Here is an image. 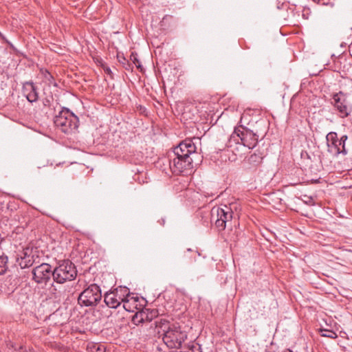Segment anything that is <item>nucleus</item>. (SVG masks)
Instances as JSON below:
<instances>
[{"instance_id":"1","label":"nucleus","mask_w":352,"mask_h":352,"mask_svg":"<svg viewBox=\"0 0 352 352\" xmlns=\"http://www.w3.org/2000/svg\"><path fill=\"white\" fill-rule=\"evenodd\" d=\"M196 152V146L190 139L181 142L168 154L171 171L175 175L188 174L193 168L191 155Z\"/></svg>"},{"instance_id":"2","label":"nucleus","mask_w":352,"mask_h":352,"mask_svg":"<svg viewBox=\"0 0 352 352\" xmlns=\"http://www.w3.org/2000/svg\"><path fill=\"white\" fill-rule=\"evenodd\" d=\"M159 328L162 332L164 343L169 349H180L182 344L187 338V333L182 331L178 323L170 322L166 320H161Z\"/></svg>"},{"instance_id":"3","label":"nucleus","mask_w":352,"mask_h":352,"mask_svg":"<svg viewBox=\"0 0 352 352\" xmlns=\"http://www.w3.org/2000/svg\"><path fill=\"white\" fill-rule=\"evenodd\" d=\"M258 135L250 129L242 126L236 127L228 140L226 146L235 153L238 150L236 145L240 144L249 149L254 148L258 143Z\"/></svg>"},{"instance_id":"4","label":"nucleus","mask_w":352,"mask_h":352,"mask_svg":"<svg viewBox=\"0 0 352 352\" xmlns=\"http://www.w3.org/2000/svg\"><path fill=\"white\" fill-rule=\"evenodd\" d=\"M77 272L75 265L71 261H59L53 267V280L58 284L72 281L76 278Z\"/></svg>"},{"instance_id":"5","label":"nucleus","mask_w":352,"mask_h":352,"mask_svg":"<svg viewBox=\"0 0 352 352\" xmlns=\"http://www.w3.org/2000/svg\"><path fill=\"white\" fill-rule=\"evenodd\" d=\"M56 128L62 132L69 134L78 127V118L69 109L63 107L54 118Z\"/></svg>"},{"instance_id":"6","label":"nucleus","mask_w":352,"mask_h":352,"mask_svg":"<svg viewBox=\"0 0 352 352\" xmlns=\"http://www.w3.org/2000/svg\"><path fill=\"white\" fill-rule=\"evenodd\" d=\"M102 299L100 287L95 283L89 285L78 296V302L80 306L94 307Z\"/></svg>"},{"instance_id":"7","label":"nucleus","mask_w":352,"mask_h":352,"mask_svg":"<svg viewBox=\"0 0 352 352\" xmlns=\"http://www.w3.org/2000/svg\"><path fill=\"white\" fill-rule=\"evenodd\" d=\"M233 212L230 208L224 205L223 207H213L210 211L211 220L215 221V226L219 230H223L227 223L232 221Z\"/></svg>"},{"instance_id":"8","label":"nucleus","mask_w":352,"mask_h":352,"mask_svg":"<svg viewBox=\"0 0 352 352\" xmlns=\"http://www.w3.org/2000/svg\"><path fill=\"white\" fill-rule=\"evenodd\" d=\"M129 289L126 287H120L113 292H106L104 295V301L109 308L116 309L122 302H129Z\"/></svg>"},{"instance_id":"9","label":"nucleus","mask_w":352,"mask_h":352,"mask_svg":"<svg viewBox=\"0 0 352 352\" xmlns=\"http://www.w3.org/2000/svg\"><path fill=\"white\" fill-rule=\"evenodd\" d=\"M32 279L38 284H45L53 278V268L46 263H41L34 267L32 272Z\"/></svg>"},{"instance_id":"10","label":"nucleus","mask_w":352,"mask_h":352,"mask_svg":"<svg viewBox=\"0 0 352 352\" xmlns=\"http://www.w3.org/2000/svg\"><path fill=\"white\" fill-rule=\"evenodd\" d=\"M331 104L338 111L340 117L346 118L350 114L351 109L346 104V96L342 91L333 95Z\"/></svg>"},{"instance_id":"11","label":"nucleus","mask_w":352,"mask_h":352,"mask_svg":"<svg viewBox=\"0 0 352 352\" xmlns=\"http://www.w3.org/2000/svg\"><path fill=\"white\" fill-rule=\"evenodd\" d=\"M22 92L26 99L31 103L36 102L38 99V88L32 81H27L23 83Z\"/></svg>"},{"instance_id":"12","label":"nucleus","mask_w":352,"mask_h":352,"mask_svg":"<svg viewBox=\"0 0 352 352\" xmlns=\"http://www.w3.org/2000/svg\"><path fill=\"white\" fill-rule=\"evenodd\" d=\"M347 139L348 136L346 135H343L338 140V142L336 143V147L333 148L329 146L328 151L336 156H338L339 154L346 155L348 153L345 147L346 141L347 140Z\"/></svg>"},{"instance_id":"13","label":"nucleus","mask_w":352,"mask_h":352,"mask_svg":"<svg viewBox=\"0 0 352 352\" xmlns=\"http://www.w3.org/2000/svg\"><path fill=\"white\" fill-rule=\"evenodd\" d=\"M265 156L264 150H256L245 158V162L252 167L259 166Z\"/></svg>"},{"instance_id":"14","label":"nucleus","mask_w":352,"mask_h":352,"mask_svg":"<svg viewBox=\"0 0 352 352\" xmlns=\"http://www.w3.org/2000/svg\"><path fill=\"white\" fill-rule=\"evenodd\" d=\"M16 261L22 269L30 267L34 262V255L28 254L26 251H23L18 254Z\"/></svg>"},{"instance_id":"15","label":"nucleus","mask_w":352,"mask_h":352,"mask_svg":"<svg viewBox=\"0 0 352 352\" xmlns=\"http://www.w3.org/2000/svg\"><path fill=\"white\" fill-rule=\"evenodd\" d=\"M338 140L339 139L338 138V135L336 132H329L326 135L327 147L329 148V146L333 148L336 147V143L338 142Z\"/></svg>"},{"instance_id":"16","label":"nucleus","mask_w":352,"mask_h":352,"mask_svg":"<svg viewBox=\"0 0 352 352\" xmlns=\"http://www.w3.org/2000/svg\"><path fill=\"white\" fill-rule=\"evenodd\" d=\"M40 73L45 82H47L48 85L54 84V85H56V82H54V77L47 69H41L40 70Z\"/></svg>"},{"instance_id":"17","label":"nucleus","mask_w":352,"mask_h":352,"mask_svg":"<svg viewBox=\"0 0 352 352\" xmlns=\"http://www.w3.org/2000/svg\"><path fill=\"white\" fill-rule=\"evenodd\" d=\"M8 258L6 255L2 254L0 256V275L4 274L8 268Z\"/></svg>"},{"instance_id":"18","label":"nucleus","mask_w":352,"mask_h":352,"mask_svg":"<svg viewBox=\"0 0 352 352\" xmlns=\"http://www.w3.org/2000/svg\"><path fill=\"white\" fill-rule=\"evenodd\" d=\"M320 332L321 336H322V337H327V338H333V339H335L338 337L337 333L332 330L320 329Z\"/></svg>"},{"instance_id":"19","label":"nucleus","mask_w":352,"mask_h":352,"mask_svg":"<svg viewBox=\"0 0 352 352\" xmlns=\"http://www.w3.org/2000/svg\"><path fill=\"white\" fill-rule=\"evenodd\" d=\"M185 352H202L200 345L197 343H192L188 345V351Z\"/></svg>"},{"instance_id":"20","label":"nucleus","mask_w":352,"mask_h":352,"mask_svg":"<svg viewBox=\"0 0 352 352\" xmlns=\"http://www.w3.org/2000/svg\"><path fill=\"white\" fill-rule=\"evenodd\" d=\"M131 59L132 60L133 63L135 65L137 68L140 69H142L141 63L139 60V59L138 58L136 54H132V55L131 56Z\"/></svg>"},{"instance_id":"21","label":"nucleus","mask_w":352,"mask_h":352,"mask_svg":"<svg viewBox=\"0 0 352 352\" xmlns=\"http://www.w3.org/2000/svg\"><path fill=\"white\" fill-rule=\"evenodd\" d=\"M301 199L307 205L312 206L314 204V199L310 196L303 195Z\"/></svg>"},{"instance_id":"22","label":"nucleus","mask_w":352,"mask_h":352,"mask_svg":"<svg viewBox=\"0 0 352 352\" xmlns=\"http://www.w3.org/2000/svg\"><path fill=\"white\" fill-rule=\"evenodd\" d=\"M313 1L316 2L318 4L327 5L329 0H313Z\"/></svg>"},{"instance_id":"23","label":"nucleus","mask_w":352,"mask_h":352,"mask_svg":"<svg viewBox=\"0 0 352 352\" xmlns=\"http://www.w3.org/2000/svg\"><path fill=\"white\" fill-rule=\"evenodd\" d=\"M104 71L108 74H110L111 72V69L109 67L106 68Z\"/></svg>"},{"instance_id":"24","label":"nucleus","mask_w":352,"mask_h":352,"mask_svg":"<svg viewBox=\"0 0 352 352\" xmlns=\"http://www.w3.org/2000/svg\"><path fill=\"white\" fill-rule=\"evenodd\" d=\"M283 352H293V351L292 350H290V349H286V350H285Z\"/></svg>"},{"instance_id":"25","label":"nucleus","mask_w":352,"mask_h":352,"mask_svg":"<svg viewBox=\"0 0 352 352\" xmlns=\"http://www.w3.org/2000/svg\"><path fill=\"white\" fill-rule=\"evenodd\" d=\"M187 251H188V252H189V251H191V249H190V248H188V249L187 250Z\"/></svg>"},{"instance_id":"26","label":"nucleus","mask_w":352,"mask_h":352,"mask_svg":"<svg viewBox=\"0 0 352 352\" xmlns=\"http://www.w3.org/2000/svg\"><path fill=\"white\" fill-rule=\"evenodd\" d=\"M124 308L127 310V309L126 308L125 305H124Z\"/></svg>"}]
</instances>
